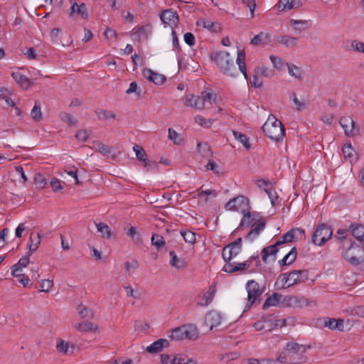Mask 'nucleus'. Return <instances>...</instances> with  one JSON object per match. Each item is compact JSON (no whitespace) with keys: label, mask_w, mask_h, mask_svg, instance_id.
Wrapping results in <instances>:
<instances>
[{"label":"nucleus","mask_w":364,"mask_h":364,"mask_svg":"<svg viewBox=\"0 0 364 364\" xmlns=\"http://www.w3.org/2000/svg\"><path fill=\"white\" fill-rule=\"evenodd\" d=\"M352 232L355 238L360 240H364V226L356 225L353 228Z\"/></svg>","instance_id":"bf43d9fd"},{"label":"nucleus","mask_w":364,"mask_h":364,"mask_svg":"<svg viewBox=\"0 0 364 364\" xmlns=\"http://www.w3.org/2000/svg\"><path fill=\"white\" fill-rule=\"evenodd\" d=\"M180 233L186 243L193 245L196 242V236L195 232L189 230H181Z\"/></svg>","instance_id":"c9c22d12"},{"label":"nucleus","mask_w":364,"mask_h":364,"mask_svg":"<svg viewBox=\"0 0 364 364\" xmlns=\"http://www.w3.org/2000/svg\"><path fill=\"white\" fill-rule=\"evenodd\" d=\"M246 290L248 294L247 305L250 306L259 300L262 294V291L259 289V284L255 280L247 282L246 284Z\"/></svg>","instance_id":"9b49d317"},{"label":"nucleus","mask_w":364,"mask_h":364,"mask_svg":"<svg viewBox=\"0 0 364 364\" xmlns=\"http://www.w3.org/2000/svg\"><path fill=\"white\" fill-rule=\"evenodd\" d=\"M173 364H197V362L182 354L173 356Z\"/></svg>","instance_id":"e433bc0d"},{"label":"nucleus","mask_w":364,"mask_h":364,"mask_svg":"<svg viewBox=\"0 0 364 364\" xmlns=\"http://www.w3.org/2000/svg\"><path fill=\"white\" fill-rule=\"evenodd\" d=\"M75 328L77 331L82 332H92L96 331L98 329L97 325L91 321H84L79 323L75 325Z\"/></svg>","instance_id":"c756f323"},{"label":"nucleus","mask_w":364,"mask_h":364,"mask_svg":"<svg viewBox=\"0 0 364 364\" xmlns=\"http://www.w3.org/2000/svg\"><path fill=\"white\" fill-rule=\"evenodd\" d=\"M170 265L177 269H183L187 266V262L183 257H178L174 251L169 252Z\"/></svg>","instance_id":"4be33fe9"},{"label":"nucleus","mask_w":364,"mask_h":364,"mask_svg":"<svg viewBox=\"0 0 364 364\" xmlns=\"http://www.w3.org/2000/svg\"><path fill=\"white\" fill-rule=\"evenodd\" d=\"M30 256L31 255H28L25 257H21L16 264H14L11 267V274L13 276H20V273L22 271V268L27 267V265L29 264Z\"/></svg>","instance_id":"5701e85b"},{"label":"nucleus","mask_w":364,"mask_h":364,"mask_svg":"<svg viewBox=\"0 0 364 364\" xmlns=\"http://www.w3.org/2000/svg\"><path fill=\"white\" fill-rule=\"evenodd\" d=\"M253 261L255 262L257 267L260 266L259 257L258 255H257L250 257L249 259L245 261L244 262H228L223 266V270L228 273H234L236 272H243L250 267Z\"/></svg>","instance_id":"0eeeda50"},{"label":"nucleus","mask_w":364,"mask_h":364,"mask_svg":"<svg viewBox=\"0 0 364 364\" xmlns=\"http://www.w3.org/2000/svg\"><path fill=\"white\" fill-rule=\"evenodd\" d=\"M242 250V239L237 238L235 241L224 247L222 256L226 263L231 262V259L237 256Z\"/></svg>","instance_id":"9d476101"},{"label":"nucleus","mask_w":364,"mask_h":364,"mask_svg":"<svg viewBox=\"0 0 364 364\" xmlns=\"http://www.w3.org/2000/svg\"><path fill=\"white\" fill-rule=\"evenodd\" d=\"M277 42L287 48H294L298 44V38L291 36L284 35L277 38Z\"/></svg>","instance_id":"bb28decb"},{"label":"nucleus","mask_w":364,"mask_h":364,"mask_svg":"<svg viewBox=\"0 0 364 364\" xmlns=\"http://www.w3.org/2000/svg\"><path fill=\"white\" fill-rule=\"evenodd\" d=\"M282 295L274 293L271 296L268 297L264 304H263V309H267L269 306H277L281 300Z\"/></svg>","instance_id":"72a5a7b5"},{"label":"nucleus","mask_w":364,"mask_h":364,"mask_svg":"<svg viewBox=\"0 0 364 364\" xmlns=\"http://www.w3.org/2000/svg\"><path fill=\"white\" fill-rule=\"evenodd\" d=\"M68 13L70 17L74 16V15L77 14L80 15L84 19H87L88 18L87 9L85 3L77 4L76 2H73L69 9Z\"/></svg>","instance_id":"a211bd4d"},{"label":"nucleus","mask_w":364,"mask_h":364,"mask_svg":"<svg viewBox=\"0 0 364 364\" xmlns=\"http://www.w3.org/2000/svg\"><path fill=\"white\" fill-rule=\"evenodd\" d=\"M56 348L58 352L63 353L65 354L73 353V347L72 346V350H70L68 343L65 342L63 340H59V341L57 343Z\"/></svg>","instance_id":"c03bdc74"},{"label":"nucleus","mask_w":364,"mask_h":364,"mask_svg":"<svg viewBox=\"0 0 364 364\" xmlns=\"http://www.w3.org/2000/svg\"><path fill=\"white\" fill-rule=\"evenodd\" d=\"M289 23L296 31H299V32L302 31L307 26V21L304 20L291 19Z\"/></svg>","instance_id":"603ef678"},{"label":"nucleus","mask_w":364,"mask_h":364,"mask_svg":"<svg viewBox=\"0 0 364 364\" xmlns=\"http://www.w3.org/2000/svg\"><path fill=\"white\" fill-rule=\"evenodd\" d=\"M339 124L347 136H353L358 133V130L355 128V122L351 117L343 116L341 117Z\"/></svg>","instance_id":"ddd939ff"},{"label":"nucleus","mask_w":364,"mask_h":364,"mask_svg":"<svg viewBox=\"0 0 364 364\" xmlns=\"http://www.w3.org/2000/svg\"><path fill=\"white\" fill-rule=\"evenodd\" d=\"M255 73L257 75H263L266 77H272L274 75V71L267 67L257 68Z\"/></svg>","instance_id":"4d7b16f0"},{"label":"nucleus","mask_w":364,"mask_h":364,"mask_svg":"<svg viewBox=\"0 0 364 364\" xmlns=\"http://www.w3.org/2000/svg\"><path fill=\"white\" fill-rule=\"evenodd\" d=\"M214 296L206 291L202 298L201 301L198 303V305L200 306H208L213 300Z\"/></svg>","instance_id":"e2e57ef3"},{"label":"nucleus","mask_w":364,"mask_h":364,"mask_svg":"<svg viewBox=\"0 0 364 364\" xmlns=\"http://www.w3.org/2000/svg\"><path fill=\"white\" fill-rule=\"evenodd\" d=\"M262 129L264 135L274 141H282L285 136V129L283 124L273 114L269 115Z\"/></svg>","instance_id":"f03ea898"},{"label":"nucleus","mask_w":364,"mask_h":364,"mask_svg":"<svg viewBox=\"0 0 364 364\" xmlns=\"http://www.w3.org/2000/svg\"><path fill=\"white\" fill-rule=\"evenodd\" d=\"M342 257L351 265L357 266L364 263V248L355 243L343 242L341 247Z\"/></svg>","instance_id":"7ed1b4c3"},{"label":"nucleus","mask_w":364,"mask_h":364,"mask_svg":"<svg viewBox=\"0 0 364 364\" xmlns=\"http://www.w3.org/2000/svg\"><path fill=\"white\" fill-rule=\"evenodd\" d=\"M95 112L97 116V118L100 120L114 119L116 117L115 114L113 112L106 109H99L97 110Z\"/></svg>","instance_id":"58836bf2"},{"label":"nucleus","mask_w":364,"mask_h":364,"mask_svg":"<svg viewBox=\"0 0 364 364\" xmlns=\"http://www.w3.org/2000/svg\"><path fill=\"white\" fill-rule=\"evenodd\" d=\"M293 232H291V229L288 231L287 232H286L285 234H284L282 237H281V240H279L277 242V245H282V244H284V243H288V242H291V241L294 240V235L292 234Z\"/></svg>","instance_id":"680f3d73"},{"label":"nucleus","mask_w":364,"mask_h":364,"mask_svg":"<svg viewBox=\"0 0 364 364\" xmlns=\"http://www.w3.org/2000/svg\"><path fill=\"white\" fill-rule=\"evenodd\" d=\"M148 26H141L134 33V36L139 40L146 39L148 36Z\"/></svg>","instance_id":"6e6d98bb"},{"label":"nucleus","mask_w":364,"mask_h":364,"mask_svg":"<svg viewBox=\"0 0 364 364\" xmlns=\"http://www.w3.org/2000/svg\"><path fill=\"white\" fill-rule=\"evenodd\" d=\"M198 330L196 326L193 324H186L173 328L171 332L170 337L173 340L181 341V340H196L198 338Z\"/></svg>","instance_id":"423d86ee"},{"label":"nucleus","mask_w":364,"mask_h":364,"mask_svg":"<svg viewBox=\"0 0 364 364\" xmlns=\"http://www.w3.org/2000/svg\"><path fill=\"white\" fill-rule=\"evenodd\" d=\"M269 37L270 35L269 33L260 32L251 40L250 43L255 46H264L268 43Z\"/></svg>","instance_id":"2f4dec72"},{"label":"nucleus","mask_w":364,"mask_h":364,"mask_svg":"<svg viewBox=\"0 0 364 364\" xmlns=\"http://www.w3.org/2000/svg\"><path fill=\"white\" fill-rule=\"evenodd\" d=\"M350 314L359 317H364V306H358L350 310Z\"/></svg>","instance_id":"774afa93"},{"label":"nucleus","mask_w":364,"mask_h":364,"mask_svg":"<svg viewBox=\"0 0 364 364\" xmlns=\"http://www.w3.org/2000/svg\"><path fill=\"white\" fill-rule=\"evenodd\" d=\"M160 18L164 24L171 27L172 29L176 28L179 21L177 12L173 9H166L162 11Z\"/></svg>","instance_id":"f8f14e48"},{"label":"nucleus","mask_w":364,"mask_h":364,"mask_svg":"<svg viewBox=\"0 0 364 364\" xmlns=\"http://www.w3.org/2000/svg\"><path fill=\"white\" fill-rule=\"evenodd\" d=\"M302 6L301 0H279L277 4L279 11H289Z\"/></svg>","instance_id":"aec40b11"},{"label":"nucleus","mask_w":364,"mask_h":364,"mask_svg":"<svg viewBox=\"0 0 364 364\" xmlns=\"http://www.w3.org/2000/svg\"><path fill=\"white\" fill-rule=\"evenodd\" d=\"M32 119L36 122L42 119V112L41 105L39 103L36 102L31 112Z\"/></svg>","instance_id":"de8ad7c7"},{"label":"nucleus","mask_w":364,"mask_h":364,"mask_svg":"<svg viewBox=\"0 0 364 364\" xmlns=\"http://www.w3.org/2000/svg\"><path fill=\"white\" fill-rule=\"evenodd\" d=\"M41 241L40 233L32 232L30 235L28 246V255H32L38 248Z\"/></svg>","instance_id":"412c9836"},{"label":"nucleus","mask_w":364,"mask_h":364,"mask_svg":"<svg viewBox=\"0 0 364 364\" xmlns=\"http://www.w3.org/2000/svg\"><path fill=\"white\" fill-rule=\"evenodd\" d=\"M351 47L355 51L364 53V43L355 40L351 42Z\"/></svg>","instance_id":"338daca9"},{"label":"nucleus","mask_w":364,"mask_h":364,"mask_svg":"<svg viewBox=\"0 0 364 364\" xmlns=\"http://www.w3.org/2000/svg\"><path fill=\"white\" fill-rule=\"evenodd\" d=\"M269 59L273 66L277 70H283L287 67V63L281 58L274 55H270Z\"/></svg>","instance_id":"a19ab883"},{"label":"nucleus","mask_w":364,"mask_h":364,"mask_svg":"<svg viewBox=\"0 0 364 364\" xmlns=\"http://www.w3.org/2000/svg\"><path fill=\"white\" fill-rule=\"evenodd\" d=\"M342 151L346 159L349 160L350 162L353 161L355 151L351 144H345L342 148Z\"/></svg>","instance_id":"4c0bfd02"},{"label":"nucleus","mask_w":364,"mask_h":364,"mask_svg":"<svg viewBox=\"0 0 364 364\" xmlns=\"http://www.w3.org/2000/svg\"><path fill=\"white\" fill-rule=\"evenodd\" d=\"M34 182L36 187L39 189L44 188L46 185L47 184L46 178L41 173H37L35 175Z\"/></svg>","instance_id":"13d9d810"},{"label":"nucleus","mask_w":364,"mask_h":364,"mask_svg":"<svg viewBox=\"0 0 364 364\" xmlns=\"http://www.w3.org/2000/svg\"><path fill=\"white\" fill-rule=\"evenodd\" d=\"M90 132L86 129H81L75 134V138L80 141H85L89 138Z\"/></svg>","instance_id":"0e129e2a"},{"label":"nucleus","mask_w":364,"mask_h":364,"mask_svg":"<svg viewBox=\"0 0 364 364\" xmlns=\"http://www.w3.org/2000/svg\"><path fill=\"white\" fill-rule=\"evenodd\" d=\"M222 316L220 313L217 311H210L206 314L205 317V323L210 329L217 327L221 324Z\"/></svg>","instance_id":"2eb2a0df"},{"label":"nucleus","mask_w":364,"mask_h":364,"mask_svg":"<svg viewBox=\"0 0 364 364\" xmlns=\"http://www.w3.org/2000/svg\"><path fill=\"white\" fill-rule=\"evenodd\" d=\"M143 75L150 82H152L156 85H162L166 81L164 75L154 73L149 68L144 69Z\"/></svg>","instance_id":"6ab92c4d"},{"label":"nucleus","mask_w":364,"mask_h":364,"mask_svg":"<svg viewBox=\"0 0 364 364\" xmlns=\"http://www.w3.org/2000/svg\"><path fill=\"white\" fill-rule=\"evenodd\" d=\"M14 80L23 89H28L31 86L30 80L20 72H13L11 74Z\"/></svg>","instance_id":"a878e982"},{"label":"nucleus","mask_w":364,"mask_h":364,"mask_svg":"<svg viewBox=\"0 0 364 364\" xmlns=\"http://www.w3.org/2000/svg\"><path fill=\"white\" fill-rule=\"evenodd\" d=\"M60 119L68 123L69 125L74 126L77 123V120L71 114L67 112H62L60 114Z\"/></svg>","instance_id":"052dcab7"},{"label":"nucleus","mask_w":364,"mask_h":364,"mask_svg":"<svg viewBox=\"0 0 364 364\" xmlns=\"http://www.w3.org/2000/svg\"><path fill=\"white\" fill-rule=\"evenodd\" d=\"M289 279H290L289 273H282L279 276L277 283L280 282L281 288L286 289V288L291 287V286H289V282H290Z\"/></svg>","instance_id":"8fccbe9b"},{"label":"nucleus","mask_w":364,"mask_h":364,"mask_svg":"<svg viewBox=\"0 0 364 364\" xmlns=\"http://www.w3.org/2000/svg\"><path fill=\"white\" fill-rule=\"evenodd\" d=\"M309 346L296 342H288L277 355V360L284 364H299L305 363L307 357L305 353Z\"/></svg>","instance_id":"f257e3e1"},{"label":"nucleus","mask_w":364,"mask_h":364,"mask_svg":"<svg viewBox=\"0 0 364 364\" xmlns=\"http://www.w3.org/2000/svg\"><path fill=\"white\" fill-rule=\"evenodd\" d=\"M233 135L235 138L239 141L247 150L250 149L251 144L250 142V139L247 136V135L237 131H233Z\"/></svg>","instance_id":"f704fd0d"},{"label":"nucleus","mask_w":364,"mask_h":364,"mask_svg":"<svg viewBox=\"0 0 364 364\" xmlns=\"http://www.w3.org/2000/svg\"><path fill=\"white\" fill-rule=\"evenodd\" d=\"M53 287V280L43 279L39 283V291L43 292H48Z\"/></svg>","instance_id":"09e8293b"},{"label":"nucleus","mask_w":364,"mask_h":364,"mask_svg":"<svg viewBox=\"0 0 364 364\" xmlns=\"http://www.w3.org/2000/svg\"><path fill=\"white\" fill-rule=\"evenodd\" d=\"M133 150L136 154V159L141 162H144L147 159V154L144 149L139 145L134 144Z\"/></svg>","instance_id":"37998d69"},{"label":"nucleus","mask_w":364,"mask_h":364,"mask_svg":"<svg viewBox=\"0 0 364 364\" xmlns=\"http://www.w3.org/2000/svg\"><path fill=\"white\" fill-rule=\"evenodd\" d=\"M288 257H291V262H294V260L296 259V247H293L291 249V250L286 255L284 258H282V259H280L279 261V264L281 265V266H283V265H288L289 264L288 263Z\"/></svg>","instance_id":"49530a36"},{"label":"nucleus","mask_w":364,"mask_h":364,"mask_svg":"<svg viewBox=\"0 0 364 364\" xmlns=\"http://www.w3.org/2000/svg\"><path fill=\"white\" fill-rule=\"evenodd\" d=\"M151 244L155 246L157 250H161L165 246L166 242L164 238L161 235L153 234L151 237Z\"/></svg>","instance_id":"ea45409f"},{"label":"nucleus","mask_w":364,"mask_h":364,"mask_svg":"<svg viewBox=\"0 0 364 364\" xmlns=\"http://www.w3.org/2000/svg\"><path fill=\"white\" fill-rule=\"evenodd\" d=\"M277 242L274 245L267 246L262 250L261 256L263 262H267V258L270 256L274 257V259H275V255L278 252Z\"/></svg>","instance_id":"cd10ccee"},{"label":"nucleus","mask_w":364,"mask_h":364,"mask_svg":"<svg viewBox=\"0 0 364 364\" xmlns=\"http://www.w3.org/2000/svg\"><path fill=\"white\" fill-rule=\"evenodd\" d=\"M264 191L267 194L269 198L271 200L272 206H275L277 204L278 195L274 188L271 186L266 187Z\"/></svg>","instance_id":"79ce46f5"},{"label":"nucleus","mask_w":364,"mask_h":364,"mask_svg":"<svg viewBox=\"0 0 364 364\" xmlns=\"http://www.w3.org/2000/svg\"><path fill=\"white\" fill-rule=\"evenodd\" d=\"M242 215L243 217L240 223V228L252 226V224L262 218L259 213L255 211L251 212L249 209L242 213Z\"/></svg>","instance_id":"dca6fc26"},{"label":"nucleus","mask_w":364,"mask_h":364,"mask_svg":"<svg viewBox=\"0 0 364 364\" xmlns=\"http://www.w3.org/2000/svg\"><path fill=\"white\" fill-rule=\"evenodd\" d=\"M195 122L204 128H209L213 124V120L206 119L201 115H196L195 117Z\"/></svg>","instance_id":"5fc2aeb1"},{"label":"nucleus","mask_w":364,"mask_h":364,"mask_svg":"<svg viewBox=\"0 0 364 364\" xmlns=\"http://www.w3.org/2000/svg\"><path fill=\"white\" fill-rule=\"evenodd\" d=\"M97 231L100 233V236L104 239H110L115 235V233L112 232L110 228L104 223H95Z\"/></svg>","instance_id":"393cba45"},{"label":"nucleus","mask_w":364,"mask_h":364,"mask_svg":"<svg viewBox=\"0 0 364 364\" xmlns=\"http://www.w3.org/2000/svg\"><path fill=\"white\" fill-rule=\"evenodd\" d=\"M217 96L210 90H206L201 92L200 96L190 95L185 98L184 105L196 109L201 110L205 107V103L215 104Z\"/></svg>","instance_id":"20e7f679"},{"label":"nucleus","mask_w":364,"mask_h":364,"mask_svg":"<svg viewBox=\"0 0 364 364\" xmlns=\"http://www.w3.org/2000/svg\"><path fill=\"white\" fill-rule=\"evenodd\" d=\"M290 282L289 286H293L304 282L308 279L309 272L307 270H294L289 272Z\"/></svg>","instance_id":"f3484780"},{"label":"nucleus","mask_w":364,"mask_h":364,"mask_svg":"<svg viewBox=\"0 0 364 364\" xmlns=\"http://www.w3.org/2000/svg\"><path fill=\"white\" fill-rule=\"evenodd\" d=\"M266 226V220L264 218H260L251 226V230L246 235V239L252 241L257 238L264 230Z\"/></svg>","instance_id":"4468645a"},{"label":"nucleus","mask_w":364,"mask_h":364,"mask_svg":"<svg viewBox=\"0 0 364 364\" xmlns=\"http://www.w3.org/2000/svg\"><path fill=\"white\" fill-rule=\"evenodd\" d=\"M332 235L333 230L331 226L321 224L316 228L312 235V242L316 245L322 246L331 238Z\"/></svg>","instance_id":"6e6552de"},{"label":"nucleus","mask_w":364,"mask_h":364,"mask_svg":"<svg viewBox=\"0 0 364 364\" xmlns=\"http://www.w3.org/2000/svg\"><path fill=\"white\" fill-rule=\"evenodd\" d=\"M290 99L293 101L294 104L296 106V108L297 110H301L304 109V103L301 102L297 96H296V94L294 93V92H292L290 95Z\"/></svg>","instance_id":"69168bd1"},{"label":"nucleus","mask_w":364,"mask_h":364,"mask_svg":"<svg viewBox=\"0 0 364 364\" xmlns=\"http://www.w3.org/2000/svg\"><path fill=\"white\" fill-rule=\"evenodd\" d=\"M344 321L343 319H336L332 318H326L324 320V326L331 330H338L343 331Z\"/></svg>","instance_id":"b1692460"},{"label":"nucleus","mask_w":364,"mask_h":364,"mask_svg":"<svg viewBox=\"0 0 364 364\" xmlns=\"http://www.w3.org/2000/svg\"><path fill=\"white\" fill-rule=\"evenodd\" d=\"M197 195L198 198H203L205 196V200L207 201L208 200V197L215 198L217 196L218 193L215 190H200L198 189L197 191Z\"/></svg>","instance_id":"3c124183"},{"label":"nucleus","mask_w":364,"mask_h":364,"mask_svg":"<svg viewBox=\"0 0 364 364\" xmlns=\"http://www.w3.org/2000/svg\"><path fill=\"white\" fill-rule=\"evenodd\" d=\"M287 67L288 68V73L291 76L294 77L296 80H301L303 77V73L301 68L294 65V64H287Z\"/></svg>","instance_id":"473e14b6"},{"label":"nucleus","mask_w":364,"mask_h":364,"mask_svg":"<svg viewBox=\"0 0 364 364\" xmlns=\"http://www.w3.org/2000/svg\"><path fill=\"white\" fill-rule=\"evenodd\" d=\"M213 60L221 72L224 74L234 77L237 71L234 63V59L228 52L220 51L215 53Z\"/></svg>","instance_id":"39448f33"},{"label":"nucleus","mask_w":364,"mask_h":364,"mask_svg":"<svg viewBox=\"0 0 364 364\" xmlns=\"http://www.w3.org/2000/svg\"><path fill=\"white\" fill-rule=\"evenodd\" d=\"M166 344H168L166 339H159L147 346L146 350L150 353H157L161 350Z\"/></svg>","instance_id":"7c9ffc66"},{"label":"nucleus","mask_w":364,"mask_h":364,"mask_svg":"<svg viewBox=\"0 0 364 364\" xmlns=\"http://www.w3.org/2000/svg\"><path fill=\"white\" fill-rule=\"evenodd\" d=\"M227 210L240 211L244 213L250 209V200L248 198L240 195L230 199L225 205Z\"/></svg>","instance_id":"1a4fd4ad"},{"label":"nucleus","mask_w":364,"mask_h":364,"mask_svg":"<svg viewBox=\"0 0 364 364\" xmlns=\"http://www.w3.org/2000/svg\"><path fill=\"white\" fill-rule=\"evenodd\" d=\"M168 137L170 140L173 141L175 144L179 145L182 143L183 139L180 134L171 128L168 129Z\"/></svg>","instance_id":"864d4df0"},{"label":"nucleus","mask_w":364,"mask_h":364,"mask_svg":"<svg viewBox=\"0 0 364 364\" xmlns=\"http://www.w3.org/2000/svg\"><path fill=\"white\" fill-rule=\"evenodd\" d=\"M236 63L238 65L240 71L243 74L245 79L247 78L245 65V53L242 50H238Z\"/></svg>","instance_id":"c85d7f7f"},{"label":"nucleus","mask_w":364,"mask_h":364,"mask_svg":"<svg viewBox=\"0 0 364 364\" xmlns=\"http://www.w3.org/2000/svg\"><path fill=\"white\" fill-rule=\"evenodd\" d=\"M77 311L81 318H92L94 317V313L88 309L85 306L82 304H80L77 306Z\"/></svg>","instance_id":"a18cd8bd"}]
</instances>
